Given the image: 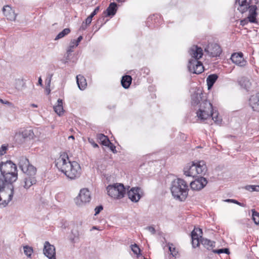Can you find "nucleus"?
Segmentation results:
<instances>
[{"mask_svg": "<svg viewBox=\"0 0 259 259\" xmlns=\"http://www.w3.org/2000/svg\"><path fill=\"white\" fill-rule=\"evenodd\" d=\"M258 1L253 4L252 0H235V7L241 14H244L248 12L247 17L240 21V25L244 26L248 22L257 23L256 17L258 15L257 7L256 4Z\"/></svg>", "mask_w": 259, "mask_h": 259, "instance_id": "f257e3e1", "label": "nucleus"}, {"mask_svg": "<svg viewBox=\"0 0 259 259\" xmlns=\"http://www.w3.org/2000/svg\"><path fill=\"white\" fill-rule=\"evenodd\" d=\"M56 166L62 172L70 179L79 177L81 172L80 165L76 161H69L67 154L61 155L56 162Z\"/></svg>", "mask_w": 259, "mask_h": 259, "instance_id": "f03ea898", "label": "nucleus"}, {"mask_svg": "<svg viewBox=\"0 0 259 259\" xmlns=\"http://www.w3.org/2000/svg\"><path fill=\"white\" fill-rule=\"evenodd\" d=\"M0 171L2 180L5 185L12 184L18 179V170L16 165L11 160L0 163Z\"/></svg>", "mask_w": 259, "mask_h": 259, "instance_id": "7ed1b4c3", "label": "nucleus"}, {"mask_svg": "<svg viewBox=\"0 0 259 259\" xmlns=\"http://www.w3.org/2000/svg\"><path fill=\"white\" fill-rule=\"evenodd\" d=\"M196 114L201 120L211 118L217 124H220L222 121V119L219 117V113L216 110L214 111L212 104L207 100H204L200 104Z\"/></svg>", "mask_w": 259, "mask_h": 259, "instance_id": "20e7f679", "label": "nucleus"}, {"mask_svg": "<svg viewBox=\"0 0 259 259\" xmlns=\"http://www.w3.org/2000/svg\"><path fill=\"white\" fill-rule=\"evenodd\" d=\"M174 198L180 201H184L188 194V186L184 180L180 178L175 179L170 187Z\"/></svg>", "mask_w": 259, "mask_h": 259, "instance_id": "39448f33", "label": "nucleus"}, {"mask_svg": "<svg viewBox=\"0 0 259 259\" xmlns=\"http://www.w3.org/2000/svg\"><path fill=\"white\" fill-rule=\"evenodd\" d=\"M106 189L109 196L117 199L123 198L126 192V188L121 183L109 185L107 187Z\"/></svg>", "mask_w": 259, "mask_h": 259, "instance_id": "423d86ee", "label": "nucleus"}, {"mask_svg": "<svg viewBox=\"0 0 259 259\" xmlns=\"http://www.w3.org/2000/svg\"><path fill=\"white\" fill-rule=\"evenodd\" d=\"M91 199V193L88 189L80 190L78 195L75 199V203L77 205L81 206L89 203Z\"/></svg>", "mask_w": 259, "mask_h": 259, "instance_id": "0eeeda50", "label": "nucleus"}, {"mask_svg": "<svg viewBox=\"0 0 259 259\" xmlns=\"http://www.w3.org/2000/svg\"><path fill=\"white\" fill-rule=\"evenodd\" d=\"M204 52L210 57H220L222 50L218 44L209 43L204 48Z\"/></svg>", "mask_w": 259, "mask_h": 259, "instance_id": "6e6552de", "label": "nucleus"}, {"mask_svg": "<svg viewBox=\"0 0 259 259\" xmlns=\"http://www.w3.org/2000/svg\"><path fill=\"white\" fill-rule=\"evenodd\" d=\"M130 188V186H127L126 188L127 194L128 198L134 202H137L142 197V190L140 187H132L130 190L128 189Z\"/></svg>", "mask_w": 259, "mask_h": 259, "instance_id": "1a4fd4ad", "label": "nucleus"}, {"mask_svg": "<svg viewBox=\"0 0 259 259\" xmlns=\"http://www.w3.org/2000/svg\"><path fill=\"white\" fill-rule=\"evenodd\" d=\"M188 68L190 72L197 74L201 73L204 70L202 63L196 60H189Z\"/></svg>", "mask_w": 259, "mask_h": 259, "instance_id": "9d476101", "label": "nucleus"}, {"mask_svg": "<svg viewBox=\"0 0 259 259\" xmlns=\"http://www.w3.org/2000/svg\"><path fill=\"white\" fill-rule=\"evenodd\" d=\"M25 176L22 182V185L26 189H29L31 186L34 185L36 183L35 175L36 173V168H35L34 174H31L29 171L24 172Z\"/></svg>", "mask_w": 259, "mask_h": 259, "instance_id": "9b49d317", "label": "nucleus"}, {"mask_svg": "<svg viewBox=\"0 0 259 259\" xmlns=\"http://www.w3.org/2000/svg\"><path fill=\"white\" fill-rule=\"evenodd\" d=\"M19 166L23 172L29 171L32 174H34L36 168L34 166L30 164L28 159L24 156L20 157Z\"/></svg>", "mask_w": 259, "mask_h": 259, "instance_id": "f8f14e48", "label": "nucleus"}, {"mask_svg": "<svg viewBox=\"0 0 259 259\" xmlns=\"http://www.w3.org/2000/svg\"><path fill=\"white\" fill-rule=\"evenodd\" d=\"M43 252L49 259H56L55 247L51 244L49 241H47L45 242Z\"/></svg>", "mask_w": 259, "mask_h": 259, "instance_id": "ddd939ff", "label": "nucleus"}, {"mask_svg": "<svg viewBox=\"0 0 259 259\" xmlns=\"http://www.w3.org/2000/svg\"><path fill=\"white\" fill-rule=\"evenodd\" d=\"M230 59L233 63L241 67H245L247 64V61L243 58V53L241 52L233 53Z\"/></svg>", "mask_w": 259, "mask_h": 259, "instance_id": "4468645a", "label": "nucleus"}, {"mask_svg": "<svg viewBox=\"0 0 259 259\" xmlns=\"http://www.w3.org/2000/svg\"><path fill=\"white\" fill-rule=\"evenodd\" d=\"M207 181L203 177H198L195 180L191 182L190 186L191 189L195 190H200L203 189L207 184Z\"/></svg>", "mask_w": 259, "mask_h": 259, "instance_id": "2eb2a0df", "label": "nucleus"}, {"mask_svg": "<svg viewBox=\"0 0 259 259\" xmlns=\"http://www.w3.org/2000/svg\"><path fill=\"white\" fill-rule=\"evenodd\" d=\"M189 54L192 57L190 60H199L203 55L202 49L197 45L192 46L189 49Z\"/></svg>", "mask_w": 259, "mask_h": 259, "instance_id": "dca6fc26", "label": "nucleus"}, {"mask_svg": "<svg viewBox=\"0 0 259 259\" xmlns=\"http://www.w3.org/2000/svg\"><path fill=\"white\" fill-rule=\"evenodd\" d=\"M202 91L200 88L192 89L191 97L192 105H197L200 103V101L202 100Z\"/></svg>", "mask_w": 259, "mask_h": 259, "instance_id": "f3484780", "label": "nucleus"}, {"mask_svg": "<svg viewBox=\"0 0 259 259\" xmlns=\"http://www.w3.org/2000/svg\"><path fill=\"white\" fill-rule=\"evenodd\" d=\"M196 163L192 162L191 163H188L184 168V174L187 177H192L194 178L196 176Z\"/></svg>", "mask_w": 259, "mask_h": 259, "instance_id": "a211bd4d", "label": "nucleus"}, {"mask_svg": "<svg viewBox=\"0 0 259 259\" xmlns=\"http://www.w3.org/2000/svg\"><path fill=\"white\" fill-rule=\"evenodd\" d=\"M118 5L115 2L110 3L103 14L106 17L112 18L116 14L118 10Z\"/></svg>", "mask_w": 259, "mask_h": 259, "instance_id": "6ab92c4d", "label": "nucleus"}, {"mask_svg": "<svg viewBox=\"0 0 259 259\" xmlns=\"http://www.w3.org/2000/svg\"><path fill=\"white\" fill-rule=\"evenodd\" d=\"M249 102L253 110L259 112V93L251 96Z\"/></svg>", "mask_w": 259, "mask_h": 259, "instance_id": "aec40b11", "label": "nucleus"}, {"mask_svg": "<svg viewBox=\"0 0 259 259\" xmlns=\"http://www.w3.org/2000/svg\"><path fill=\"white\" fill-rule=\"evenodd\" d=\"M3 12L4 15L8 20L15 21L16 18V15L12 8L8 5L5 6L3 8Z\"/></svg>", "mask_w": 259, "mask_h": 259, "instance_id": "412c9836", "label": "nucleus"}, {"mask_svg": "<svg viewBox=\"0 0 259 259\" xmlns=\"http://www.w3.org/2000/svg\"><path fill=\"white\" fill-rule=\"evenodd\" d=\"M199 231L200 234L202 233V231L201 229L194 228L191 233L192 244L194 248L198 247L199 245V241L198 238V234L197 232Z\"/></svg>", "mask_w": 259, "mask_h": 259, "instance_id": "4be33fe9", "label": "nucleus"}, {"mask_svg": "<svg viewBox=\"0 0 259 259\" xmlns=\"http://www.w3.org/2000/svg\"><path fill=\"white\" fill-rule=\"evenodd\" d=\"M196 175L198 174L204 175L207 171V167L204 161L196 162Z\"/></svg>", "mask_w": 259, "mask_h": 259, "instance_id": "5701e85b", "label": "nucleus"}, {"mask_svg": "<svg viewBox=\"0 0 259 259\" xmlns=\"http://www.w3.org/2000/svg\"><path fill=\"white\" fill-rule=\"evenodd\" d=\"M219 76L217 74H211L206 78V82L208 89H211L218 79Z\"/></svg>", "mask_w": 259, "mask_h": 259, "instance_id": "b1692460", "label": "nucleus"}, {"mask_svg": "<svg viewBox=\"0 0 259 259\" xmlns=\"http://www.w3.org/2000/svg\"><path fill=\"white\" fill-rule=\"evenodd\" d=\"M76 82L78 88L80 90H84L87 87V83L85 78L81 75L76 76Z\"/></svg>", "mask_w": 259, "mask_h": 259, "instance_id": "393cba45", "label": "nucleus"}, {"mask_svg": "<svg viewBox=\"0 0 259 259\" xmlns=\"http://www.w3.org/2000/svg\"><path fill=\"white\" fill-rule=\"evenodd\" d=\"M132 78L131 76L125 75L123 76L121 79V84L125 89H128L131 84Z\"/></svg>", "mask_w": 259, "mask_h": 259, "instance_id": "a878e982", "label": "nucleus"}, {"mask_svg": "<svg viewBox=\"0 0 259 259\" xmlns=\"http://www.w3.org/2000/svg\"><path fill=\"white\" fill-rule=\"evenodd\" d=\"M79 235L80 234L78 230H72L71 231V234L69 237V240H70L71 242L74 243L78 242Z\"/></svg>", "mask_w": 259, "mask_h": 259, "instance_id": "bb28decb", "label": "nucleus"}, {"mask_svg": "<svg viewBox=\"0 0 259 259\" xmlns=\"http://www.w3.org/2000/svg\"><path fill=\"white\" fill-rule=\"evenodd\" d=\"M58 105L54 107V109L55 112L60 116L64 112L63 107V101L62 99H59L57 100Z\"/></svg>", "mask_w": 259, "mask_h": 259, "instance_id": "cd10ccee", "label": "nucleus"}, {"mask_svg": "<svg viewBox=\"0 0 259 259\" xmlns=\"http://www.w3.org/2000/svg\"><path fill=\"white\" fill-rule=\"evenodd\" d=\"M201 243L207 249H210L215 246V242L207 239L203 238L201 240Z\"/></svg>", "mask_w": 259, "mask_h": 259, "instance_id": "c85d7f7f", "label": "nucleus"}, {"mask_svg": "<svg viewBox=\"0 0 259 259\" xmlns=\"http://www.w3.org/2000/svg\"><path fill=\"white\" fill-rule=\"evenodd\" d=\"M10 189L11 193L9 195L8 199L7 200L2 201V202H0V205L4 207L6 206L8 203L12 200L14 193V187L13 185H11Z\"/></svg>", "mask_w": 259, "mask_h": 259, "instance_id": "c756f323", "label": "nucleus"}, {"mask_svg": "<svg viewBox=\"0 0 259 259\" xmlns=\"http://www.w3.org/2000/svg\"><path fill=\"white\" fill-rule=\"evenodd\" d=\"M97 138L101 144L104 146H106L107 143L109 142L110 141L108 137L103 134H97Z\"/></svg>", "mask_w": 259, "mask_h": 259, "instance_id": "7c9ffc66", "label": "nucleus"}, {"mask_svg": "<svg viewBox=\"0 0 259 259\" xmlns=\"http://www.w3.org/2000/svg\"><path fill=\"white\" fill-rule=\"evenodd\" d=\"M22 136L24 139H32L34 133L31 130H25L22 132Z\"/></svg>", "mask_w": 259, "mask_h": 259, "instance_id": "2f4dec72", "label": "nucleus"}, {"mask_svg": "<svg viewBox=\"0 0 259 259\" xmlns=\"http://www.w3.org/2000/svg\"><path fill=\"white\" fill-rule=\"evenodd\" d=\"M70 32V29L69 28H65L58 34V35L56 36L55 40H56L61 39L68 34Z\"/></svg>", "mask_w": 259, "mask_h": 259, "instance_id": "473e14b6", "label": "nucleus"}, {"mask_svg": "<svg viewBox=\"0 0 259 259\" xmlns=\"http://www.w3.org/2000/svg\"><path fill=\"white\" fill-rule=\"evenodd\" d=\"M167 246L170 254L172 255V256L176 257L178 253V251L177 250L176 247H174L173 244L168 243Z\"/></svg>", "mask_w": 259, "mask_h": 259, "instance_id": "72a5a7b5", "label": "nucleus"}, {"mask_svg": "<svg viewBox=\"0 0 259 259\" xmlns=\"http://www.w3.org/2000/svg\"><path fill=\"white\" fill-rule=\"evenodd\" d=\"M24 252L25 254L28 257H30L33 251V248L31 247L26 245L23 246Z\"/></svg>", "mask_w": 259, "mask_h": 259, "instance_id": "f704fd0d", "label": "nucleus"}, {"mask_svg": "<svg viewBox=\"0 0 259 259\" xmlns=\"http://www.w3.org/2000/svg\"><path fill=\"white\" fill-rule=\"evenodd\" d=\"M239 83L242 87L245 89L246 90L247 89V88L249 85V80L246 78H242L239 81Z\"/></svg>", "mask_w": 259, "mask_h": 259, "instance_id": "c9c22d12", "label": "nucleus"}, {"mask_svg": "<svg viewBox=\"0 0 259 259\" xmlns=\"http://www.w3.org/2000/svg\"><path fill=\"white\" fill-rule=\"evenodd\" d=\"M252 218L254 223L256 225H259V213L255 210V209H252Z\"/></svg>", "mask_w": 259, "mask_h": 259, "instance_id": "e433bc0d", "label": "nucleus"}, {"mask_svg": "<svg viewBox=\"0 0 259 259\" xmlns=\"http://www.w3.org/2000/svg\"><path fill=\"white\" fill-rule=\"evenodd\" d=\"M212 252L217 254L225 253L227 254H229L230 253L229 249L228 248H223L219 249H213L212 250Z\"/></svg>", "mask_w": 259, "mask_h": 259, "instance_id": "4c0bfd02", "label": "nucleus"}, {"mask_svg": "<svg viewBox=\"0 0 259 259\" xmlns=\"http://www.w3.org/2000/svg\"><path fill=\"white\" fill-rule=\"evenodd\" d=\"M131 248L134 254H137V255H139L141 252V250L137 244L135 243L134 244H132L131 245Z\"/></svg>", "mask_w": 259, "mask_h": 259, "instance_id": "58836bf2", "label": "nucleus"}, {"mask_svg": "<svg viewBox=\"0 0 259 259\" xmlns=\"http://www.w3.org/2000/svg\"><path fill=\"white\" fill-rule=\"evenodd\" d=\"M245 188L250 192H259V185H248L246 186Z\"/></svg>", "mask_w": 259, "mask_h": 259, "instance_id": "ea45409f", "label": "nucleus"}, {"mask_svg": "<svg viewBox=\"0 0 259 259\" xmlns=\"http://www.w3.org/2000/svg\"><path fill=\"white\" fill-rule=\"evenodd\" d=\"M105 146L108 147L113 153H117V151L116 149L115 146L112 142H111L110 141H109V142L107 143Z\"/></svg>", "mask_w": 259, "mask_h": 259, "instance_id": "a19ab883", "label": "nucleus"}, {"mask_svg": "<svg viewBox=\"0 0 259 259\" xmlns=\"http://www.w3.org/2000/svg\"><path fill=\"white\" fill-rule=\"evenodd\" d=\"M158 15H153V16H149L147 19V25H148V27H150V23H153V21L154 22H156V18H158Z\"/></svg>", "mask_w": 259, "mask_h": 259, "instance_id": "79ce46f5", "label": "nucleus"}, {"mask_svg": "<svg viewBox=\"0 0 259 259\" xmlns=\"http://www.w3.org/2000/svg\"><path fill=\"white\" fill-rule=\"evenodd\" d=\"M150 73V69L147 67H143L141 69L140 73V75H143L145 77L146 75H148Z\"/></svg>", "mask_w": 259, "mask_h": 259, "instance_id": "37998d69", "label": "nucleus"}, {"mask_svg": "<svg viewBox=\"0 0 259 259\" xmlns=\"http://www.w3.org/2000/svg\"><path fill=\"white\" fill-rule=\"evenodd\" d=\"M225 201L227 202L234 203V204H237L238 205L241 206L242 207H244L245 205L244 203L239 202L237 200H236L235 199H227L225 200Z\"/></svg>", "mask_w": 259, "mask_h": 259, "instance_id": "c03bdc74", "label": "nucleus"}, {"mask_svg": "<svg viewBox=\"0 0 259 259\" xmlns=\"http://www.w3.org/2000/svg\"><path fill=\"white\" fill-rule=\"evenodd\" d=\"M103 209V206L102 205H99L97 206H96L95 208V215H97V214H99L100 212Z\"/></svg>", "mask_w": 259, "mask_h": 259, "instance_id": "a18cd8bd", "label": "nucleus"}, {"mask_svg": "<svg viewBox=\"0 0 259 259\" xmlns=\"http://www.w3.org/2000/svg\"><path fill=\"white\" fill-rule=\"evenodd\" d=\"M8 149V147L5 145H2L0 148V155H4Z\"/></svg>", "mask_w": 259, "mask_h": 259, "instance_id": "49530a36", "label": "nucleus"}, {"mask_svg": "<svg viewBox=\"0 0 259 259\" xmlns=\"http://www.w3.org/2000/svg\"><path fill=\"white\" fill-rule=\"evenodd\" d=\"M75 46V44H71V41L70 42V44L69 45V46L68 47L67 51L68 54H71L72 52H73V49Z\"/></svg>", "mask_w": 259, "mask_h": 259, "instance_id": "de8ad7c7", "label": "nucleus"}, {"mask_svg": "<svg viewBox=\"0 0 259 259\" xmlns=\"http://www.w3.org/2000/svg\"><path fill=\"white\" fill-rule=\"evenodd\" d=\"M83 37L81 35H80L76 40L73 39L71 40V44H75V46L77 47L79 45V43L81 41Z\"/></svg>", "mask_w": 259, "mask_h": 259, "instance_id": "09e8293b", "label": "nucleus"}, {"mask_svg": "<svg viewBox=\"0 0 259 259\" xmlns=\"http://www.w3.org/2000/svg\"><path fill=\"white\" fill-rule=\"evenodd\" d=\"M88 141L93 146L94 148L99 147L98 145L95 142V140L93 138H89Z\"/></svg>", "mask_w": 259, "mask_h": 259, "instance_id": "8fccbe9b", "label": "nucleus"}, {"mask_svg": "<svg viewBox=\"0 0 259 259\" xmlns=\"http://www.w3.org/2000/svg\"><path fill=\"white\" fill-rule=\"evenodd\" d=\"M20 84L21 85L20 88H18V89L20 91H23L26 88V83L23 81V80L19 81Z\"/></svg>", "mask_w": 259, "mask_h": 259, "instance_id": "3c124183", "label": "nucleus"}, {"mask_svg": "<svg viewBox=\"0 0 259 259\" xmlns=\"http://www.w3.org/2000/svg\"><path fill=\"white\" fill-rule=\"evenodd\" d=\"M100 10V7H97L91 13V14L90 15V16H91L92 18L94 17L99 12Z\"/></svg>", "mask_w": 259, "mask_h": 259, "instance_id": "603ef678", "label": "nucleus"}, {"mask_svg": "<svg viewBox=\"0 0 259 259\" xmlns=\"http://www.w3.org/2000/svg\"><path fill=\"white\" fill-rule=\"evenodd\" d=\"M0 102L3 104L7 105L8 106L11 107L13 106V103L6 100H3V99H0Z\"/></svg>", "mask_w": 259, "mask_h": 259, "instance_id": "864d4df0", "label": "nucleus"}, {"mask_svg": "<svg viewBox=\"0 0 259 259\" xmlns=\"http://www.w3.org/2000/svg\"><path fill=\"white\" fill-rule=\"evenodd\" d=\"M71 54H68L67 51L66 52V55L65 56V59L62 60V62L66 64L67 63L68 61L70 60V55Z\"/></svg>", "mask_w": 259, "mask_h": 259, "instance_id": "5fc2aeb1", "label": "nucleus"}, {"mask_svg": "<svg viewBox=\"0 0 259 259\" xmlns=\"http://www.w3.org/2000/svg\"><path fill=\"white\" fill-rule=\"evenodd\" d=\"M92 18L91 16H88L86 19H85V22H84V23L87 24V25L88 26L89 25L91 22H92Z\"/></svg>", "mask_w": 259, "mask_h": 259, "instance_id": "6e6d98bb", "label": "nucleus"}, {"mask_svg": "<svg viewBox=\"0 0 259 259\" xmlns=\"http://www.w3.org/2000/svg\"><path fill=\"white\" fill-rule=\"evenodd\" d=\"M150 232H151L152 234H154L155 233V228L152 226H149L146 228Z\"/></svg>", "mask_w": 259, "mask_h": 259, "instance_id": "4d7b16f0", "label": "nucleus"}, {"mask_svg": "<svg viewBox=\"0 0 259 259\" xmlns=\"http://www.w3.org/2000/svg\"><path fill=\"white\" fill-rule=\"evenodd\" d=\"M87 27L88 25L87 24L84 23V22H83L79 28V30H84L87 28Z\"/></svg>", "mask_w": 259, "mask_h": 259, "instance_id": "13d9d810", "label": "nucleus"}, {"mask_svg": "<svg viewBox=\"0 0 259 259\" xmlns=\"http://www.w3.org/2000/svg\"><path fill=\"white\" fill-rule=\"evenodd\" d=\"M38 84L40 85V86L42 85V80L41 78V77H39L38 79Z\"/></svg>", "mask_w": 259, "mask_h": 259, "instance_id": "bf43d9fd", "label": "nucleus"}, {"mask_svg": "<svg viewBox=\"0 0 259 259\" xmlns=\"http://www.w3.org/2000/svg\"><path fill=\"white\" fill-rule=\"evenodd\" d=\"M52 74L50 75L49 78H48L47 79V81L48 82V85L50 86V82H51V78L52 77Z\"/></svg>", "mask_w": 259, "mask_h": 259, "instance_id": "052dcab7", "label": "nucleus"}, {"mask_svg": "<svg viewBox=\"0 0 259 259\" xmlns=\"http://www.w3.org/2000/svg\"><path fill=\"white\" fill-rule=\"evenodd\" d=\"M108 20H106L103 23H102L98 28L97 29L96 31H98L105 23H106Z\"/></svg>", "mask_w": 259, "mask_h": 259, "instance_id": "680f3d73", "label": "nucleus"}, {"mask_svg": "<svg viewBox=\"0 0 259 259\" xmlns=\"http://www.w3.org/2000/svg\"><path fill=\"white\" fill-rule=\"evenodd\" d=\"M118 3H123L126 1V0H116Z\"/></svg>", "mask_w": 259, "mask_h": 259, "instance_id": "e2e57ef3", "label": "nucleus"}, {"mask_svg": "<svg viewBox=\"0 0 259 259\" xmlns=\"http://www.w3.org/2000/svg\"><path fill=\"white\" fill-rule=\"evenodd\" d=\"M176 2H177V0H172L171 2L172 3V5H176Z\"/></svg>", "mask_w": 259, "mask_h": 259, "instance_id": "0e129e2a", "label": "nucleus"}, {"mask_svg": "<svg viewBox=\"0 0 259 259\" xmlns=\"http://www.w3.org/2000/svg\"><path fill=\"white\" fill-rule=\"evenodd\" d=\"M31 106L33 107H37V105L35 104H31Z\"/></svg>", "mask_w": 259, "mask_h": 259, "instance_id": "69168bd1", "label": "nucleus"}, {"mask_svg": "<svg viewBox=\"0 0 259 259\" xmlns=\"http://www.w3.org/2000/svg\"><path fill=\"white\" fill-rule=\"evenodd\" d=\"M68 139H74V137L72 135L71 136H70L69 137H68Z\"/></svg>", "mask_w": 259, "mask_h": 259, "instance_id": "338daca9", "label": "nucleus"}, {"mask_svg": "<svg viewBox=\"0 0 259 259\" xmlns=\"http://www.w3.org/2000/svg\"><path fill=\"white\" fill-rule=\"evenodd\" d=\"M92 229H97H97H98L97 228V227H96V226H93V228H92Z\"/></svg>", "mask_w": 259, "mask_h": 259, "instance_id": "774afa93", "label": "nucleus"}]
</instances>
